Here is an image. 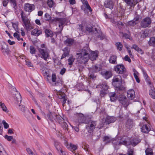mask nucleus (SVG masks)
<instances>
[{"label": "nucleus", "mask_w": 155, "mask_h": 155, "mask_svg": "<svg viewBox=\"0 0 155 155\" xmlns=\"http://www.w3.org/2000/svg\"><path fill=\"white\" fill-rule=\"evenodd\" d=\"M90 50L88 47L84 48L81 50V52L77 54L78 56L77 58L78 61L81 64H84L87 62L89 58V53Z\"/></svg>", "instance_id": "obj_1"}, {"label": "nucleus", "mask_w": 155, "mask_h": 155, "mask_svg": "<svg viewBox=\"0 0 155 155\" xmlns=\"http://www.w3.org/2000/svg\"><path fill=\"white\" fill-rule=\"evenodd\" d=\"M112 84L117 90L119 91L124 90V87L121 85L122 79L121 76L119 75L114 76L112 79Z\"/></svg>", "instance_id": "obj_2"}, {"label": "nucleus", "mask_w": 155, "mask_h": 155, "mask_svg": "<svg viewBox=\"0 0 155 155\" xmlns=\"http://www.w3.org/2000/svg\"><path fill=\"white\" fill-rule=\"evenodd\" d=\"M21 15L22 21L27 31H30L33 28V25L30 23L29 20L26 16L25 13L22 11H21Z\"/></svg>", "instance_id": "obj_3"}, {"label": "nucleus", "mask_w": 155, "mask_h": 155, "mask_svg": "<svg viewBox=\"0 0 155 155\" xmlns=\"http://www.w3.org/2000/svg\"><path fill=\"white\" fill-rule=\"evenodd\" d=\"M86 29L89 32L95 33L96 36L98 38H99L101 40H103L104 38V36L102 34L101 31L99 30H97L96 28H94V30L93 29V27L91 26H88L86 28Z\"/></svg>", "instance_id": "obj_4"}, {"label": "nucleus", "mask_w": 155, "mask_h": 155, "mask_svg": "<svg viewBox=\"0 0 155 155\" xmlns=\"http://www.w3.org/2000/svg\"><path fill=\"white\" fill-rule=\"evenodd\" d=\"M38 51L41 55V58L46 61L49 57V50L47 48H39Z\"/></svg>", "instance_id": "obj_5"}, {"label": "nucleus", "mask_w": 155, "mask_h": 155, "mask_svg": "<svg viewBox=\"0 0 155 155\" xmlns=\"http://www.w3.org/2000/svg\"><path fill=\"white\" fill-rule=\"evenodd\" d=\"M54 20L56 22L59 23L58 26L59 28V30L60 31L58 32V33L60 34L61 33V31L63 28V25L65 23L66 20L65 18H55Z\"/></svg>", "instance_id": "obj_6"}, {"label": "nucleus", "mask_w": 155, "mask_h": 155, "mask_svg": "<svg viewBox=\"0 0 155 155\" xmlns=\"http://www.w3.org/2000/svg\"><path fill=\"white\" fill-rule=\"evenodd\" d=\"M96 125V122L90 120L88 122L86 126V128L87 130L88 131L89 133L92 132L95 128Z\"/></svg>", "instance_id": "obj_7"}, {"label": "nucleus", "mask_w": 155, "mask_h": 155, "mask_svg": "<svg viewBox=\"0 0 155 155\" xmlns=\"http://www.w3.org/2000/svg\"><path fill=\"white\" fill-rule=\"evenodd\" d=\"M151 23V20L149 17L146 18L142 20L141 22V26L143 28H146L148 27Z\"/></svg>", "instance_id": "obj_8"}, {"label": "nucleus", "mask_w": 155, "mask_h": 155, "mask_svg": "<svg viewBox=\"0 0 155 155\" xmlns=\"http://www.w3.org/2000/svg\"><path fill=\"white\" fill-rule=\"evenodd\" d=\"M13 90L15 91V93L13 94V97L15 100L18 103L19 102H20V103H21L22 99L20 93L17 91L15 88H13Z\"/></svg>", "instance_id": "obj_9"}, {"label": "nucleus", "mask_w": 155, "mask_h": 155, "mask_svg": "<svg viewBox=\"0 0 155 155\" xmlns=\"http://www.w3.org/2000/svg\"><path fill=\"white\" fill-rule=\"evenodd\" d=\"M99 86L101 89L100 91V95L101 97H103L106 94V91L108 89V86L105 83L99 85Z\"/></svg>", "instance_id": "obj_10"}, {"label": "nucleus", "mask_w": 155, "mask_h": 155, "mask_svg": "<svg viewBox=\"0 0 155 155\" xmlns=\"http://www.w3.org/2000/svg\"><path fill=\"white\" fill-rule=\"evenodd\" d=\"M115 71L118 73L122 74L126 71V69L124 65L122 64L118 65L114 68Z\"/></svg>", "instance_id": "obj_11"}, {"label": "nucleus", "mask_w": 155, "mask_h": 155, "mask_svg": "<svg viewBox=\"0 0 155 155\" xmlns=\"http://www.w3.org/2000/svg\"><path fill=\"white\" fill-rule=\"evenodd\" d=\"M57 120L63 128L65 129L68 127V125L67 123L64 122V119L61 116L58 115L57 116Z\"/></svg>", "instance_id": "obj_12"}, {"label": "nucleus", "mask_w": 155, "mask_h": 155, "mask_svg": "<svg viewBox=\"0 0 155 155\" xmlns=\"http://www.w3.org/2000/svg\"><path fill=\"white\" fill-rule=\"evenodd\" d=\"M2 51L4 54H7L9 52L8 45L4 42H2Z\"/></svg>", "instance_id": "obj_13"}, {"label": "nucleus", "mask_w": 155, "mask_h": 155, "mask_svg": "<svg viewBox=\"0 0 155 155\" xmlns=\"http://www.w3.org/2000/svg\"><path fill=\"white\" fill-rule=\"evenodd\" d=\"M35 8V5L33 4L29 3L25 4L24 6V10L26 12H31L33 11Z\"/></svg>", "instance_id": "obj_14"}, {"label": "nucleus", "mask_w": 155, "mask_h": 155, "mask_svg": "<svg viewBox=\"0 0 155 155\" xmlns=\"http://www.w3.org/2000/svg\"><path fill=\"white\" fill-rule=\"evenodd\" d=\"M76 118L78 119L77 121L79 123H84L85 118L83 114L80 113H77L76 115Z\"/></svg>", "instance_id": "obj_15"}, {"label": "nucleus", "mask_w": 155, "mask_h": 155, "mask_svg": "<svg viewBox=\"0 0 155 155\" xmlns=\"http://www.w3.org/2000/svg\"><path fill=\"white\" fill-rule=\"evenodd\" d=\"M91 52L90 55H89L90 59L91 61H94L96 60V58L98 56V52L97 51H90Z\"/></svg>", "instance_id": "obj_16"}, {"label": "nucleus", "mask_w": 155, "mask_h": 155, "mask_svg": "<svg viewBox=\"0 0 155 155\" xmlns=\"http://www.w3.org/2000/svg\"><path fill=\"white\" fill-rule=\"evenodd\" d=\"M101 74L106 79L110 78L112 76L111 71H104L101 72Z\"/></svg>", "instance_id": "obj_17"}, {"label": "nucleus", "mask_w": 155, "mask_h": 155, "mask_svg": "<svg viewBox=\"0 0 155 155\" xmlns=\"http://www.w3.org/2000/svg\"><path fill=\"white\" fill-rule=\"evenodd\" d=\"M57 115L55 113H53L49 112L47 115V117L51 121H53L54 120H55L56 119L57 120Z\"/></svg>", "instance_id": "obj_18"}, {"label": "nucleus", "mask_w": 155, "mask_h": 155, "mask_svg": "<svg viewBox=\"0 0 155 155\" xmlns=\"http://www.w3.org/2000/svg\"><path fill=\"white\" fill-rule=\"evenodd\" d=\"M127 96L130 100L133 99L135 97V93L133 89L129 90L127 92Z\"/></svg>", "instance_id": "obj_19"}, {"label": "nucleus", "mask_w": 155, "mask_h": 155, "mask_svg": "<svg viewBox=\"0 0 155 155\" xmlns=\"http://www.w3.org/2000/svg\"><path fill=\"white\" fill-rule=\"evenodd\" d=\"M104 5L106 8L112 9L113 8L114 4L111 0H106L104 2Z\"/></svg>", "instance_id": "obj_20"}, {"label": "nucleus", "mask_w": 155, "mask_h": 155, "mask_svg": "<svg viewBox=\"0 0 155 155\" xmlns=\"http://www.w3.org/2000/svg\"><path fill=\"white\" fill-rule=\"evenodd\" d=\"M134 125L133 120L128 119L126 122V127L127 129H130L132 128Z\"/></svg>", "instance_id": "obj_21"}, {"label": "nucleus", "mask_w": 155, "mask_h": 155, "mask_svg": "<svg viewBox=\"0 0 155 155\" xmlns=\"http://www.w3.org/2000/svg\"><path fill=\"white\" fill-rule=\"evenodd\" d=\"M116 118L114 117L108 116L105 119V123L106 124H109L111 123H114L116 120Z\"/></svg>", "instance_id": "obj_22"}, {"label": "nucleus", "mask_w": 155, "mask_h": 155, "mask_svg": "<svg viewBox=\"0 0 155 155\" xmlns=\"http://www.w3.org/2000/svg\"><path fill=\"white\" fill-rule=\"evenodd\" d=\"M119 100L120 103L122 105H127V99L126 97L123 95H121L119 98Z\"/></svg>", "instance_id": "obj_23"}, {"label": "nucleus", "mask_w": 155, "mask_h": 155, "mask_svg": "<svg viewBox=\"0 0 155 155\" xmlns=\"http://www.w3.org/2000/svg\"><path fill=\"white\" fill-rule=\"evenodd\" d=\"M150 130V127L149 125L145 124L143 125L141 128V131L143 133H147Z\"/></svg>", "instance_id": "obj_24"}, {"label": "nucleus", "mask_w": 155, "mask_h": 155, "mask_svg": "<svg viewBox=\"0 0 155 155\" xmlns=\"http://www.w3.org/2000/svg\"><path fill=\"white\" fill-rule=\"evenodd\" d=\"M63 51H64V52L62 55L61 59L65 58L68 55L70 52V50L67 47L64 48L63 50Z\"/></svg>", "instance_id": "obj_25"}, {"label": "nucleus", "mask_w": 155, "mask_h": 155, "mask_svg": "<svg viewBox=\"0 0 155 155\" xmlns=\"http://www.w3.org/2000/svg\"><path fill=\"white\" fill-rule=\"evenodd\" d=\"M42 33V31L41 30L37 28H35L31 32L32 35H34L36 36H38Z\"/></svg>", "instance_id": "obj_26"}, {"label": "nucleus", "mask_w": 155, "mask_h": 155, "mask_svg": "<svg viewBox=\"0 0 155 155\" xmlns=\"http://www.w3.org/2000/svg\"><path fill=\"white\" fill-rule=\"evenodd\" d=\"M121 141L118 142L117 141V140H113L112 143L114 146L117 145H120L121 144L125 145L127 143V141L126 140H123L122 141Z\"/></svg>", "instance_id": "obj_27"}, {"label": "nucleus", "mask_w": 155, "mask_h": 155, "mask_svg": "<svg viewBox=\"0 0 155 155\" xmlns=\"http://www.w3.org/2000/svg\"><path fill=\"white\" fill-rule=\"evenodd\" d=\"M74 40L71 38H68L64 41L65 44L68 46L71 45L74 43Z\"/></svg>", "instance_id": "obj_28"}, {"label": "nucleus", "mask_w": 155, "mask_h": 155, "mask_svg": "<svg viewBox=\"0 0 155 155\" xmlns=\"http://www.w3.org/2000/svg\"><path fill=\"white\" fill-rule=\"evenodd\" d=\"M117 57L115 55H113L110 56L109 61L110 63L115 64L117 63L116 62V60H117Z\"/></svg>", "instance_id": "obj_29"}, {"label": "nucleus", "mask_w": 155, "mask_h": 155, "mask_svg": "<svg viewBox=\"0 0 155 155\" xmlns=\"http://www.w3.org/2000/svg\"><path fill=\"white\" fill-rule=\"evenodd\" d=\"M140 142V139L138 138H135L132 139L131 141V143L133 146H135Z\"/></svg>", "instance_id": "obj_30"}, {"label": "nucleus", "mask_w": 155, "mask_h": 155, "mask_svg": "<svg viewBox=\"0 0 155 155\" xmlns=\"http://www.w3.org/2000/svg\"><path fill=\"white\" fill-rule=\"evenodd\" d=\"M101 69V68L100 67H98L97 66L95 65L93 66L92 68L89 69V71L93 72H97L100 71Z\"/></svg>", "instance_id": "obj_31"}, {"label": "nucleus", "mask_w": 155, "mask_h": 155, "mask_svg": "<svg viewBox=\"0 0 155 155\" xmlns=\"http://www.w3.org/2000/svg\"><path fill=\"white\" fill-rule=\"evenodd\" d=\"M70 145L69 150L71 151L72 150V152L74 153L75 155H77V154L75 153V150L77 149L78 146L77 145H75L71 143Z\"/></svg>", "instance_id": "obj_32"}, {"label": "nucleus", "mask_w": 155, "mask_h": 155, "mask_svg": "<svg viewBox=\"0 0 155 155\" xmlns=\"http://www.w3.org/2000/svg\"><path fill=\"white\" fill-rule=\"evenodd\" d=\"M132 48H133L137 51L139 53L142 54H143V51L140 48L138 47L136 45H134L132 47Z\"/></svg>", "instance_id": "obj_33"}, {"label": "nucleus", "mask_w": 155, "mask_h": 155, "mask_svg": "<svg viewBox=\"0 0 155 155\" xmlns=\"http://www.w3.org/2000/svg\"><path fill=\"white\" fill-rule=\"evenodd\" d=\"M148 44L150 46L155 47V38L151 37L148 41Z\"/></svg>", "instance_id": "obj_34"}, {"label": "nucleus", "mask_w": 155, "mask_h": 155, "mask_svg": "<svg viewBox=\"0 0 155 155\" xmlns=\"http://www.w3.org/2000/svg\"><path fill=\"white\" fill-rule=\"evenodd\" d=\"M45 68H42L41 70H42V71L43 72V74L45 76L47 77V79L48 81L50 82V76L48 74V73L47 71H45Z\"/></svg>", "instance_id": "obj_35"}, {"label": "nucleus", "mask_w": 155, "mask_h": 155, "mask_svg": "<svg viewBox=\"0 0 155 155\" xmlns=\"http://www.w3.org/2000/svg\"><path fill=\"white\" fill-rule=\"evenodd\" d=\"M45 32L46 37H52L53 35V34L52 32V31L50 30L46 29L45 30Z\"/></svg>", "instance_id": "obj_36"}, {"label": "nucleus", "mask_w": 155, "mask_h": 155, "mask_svg": "<svg viewBox=\"0 0 155 155\" xmlns=\"http://www.w3.org/2000/svg\"><path fill=\"white\" fill-rule=\"evenodd\" d=\"M125 2L131 7H134L136 4L134 2H133V0H124Z\"/></svg>", "instance_id": "obj_37"}, {"label": "nucleus", "mask_w": 155, "mask_h": 155, "mask_svg": "<svg viewBox=\"0 0 155 155\" xmlns=\"http://www.w3.org/2000/svg\"><path fill=\"white\" fill-rule=\"evenodd\" d=\"M0 107L5 112L7 113L8 112V110L7 109V108L5 104L3 103H2L1 102H0Z\"/></svg>", "instance_id": "obj_38"}, {"label": "nucleus", "mask_w": 155, "mask_h": 155, "mask_svg": "<svg viewBox=\"0 0 155 155\" xmlns=\"http://www.w3.org/2000/svg\"><path fill=\"white\" fill-rule=\"evenodd\" d=\"M75 60V58L73 57H70L68 59V64L70 66V67H71V65L73 63Z\"/></svg>", "instance_id": "obj_39"}, {"label": "nucleus", "mask_w": 155, "mask_h": 155, "mask_svg": "<svg viewBox=\"0 0 155 155\" xmlns=\"http://www.w3.org/2000/svg\"><path fill=\"white\" fill-rule=\"evenodd\" d=\"M146 155H153V153L152 150L150 148H147L145 150Z\"/></svg>", "instance_id": "obj_40"}, {"label": "nucleus", "mask_w": 155, "mask_h": 155, "mask_svg": "<svg viewBox=\"0 0 155 155\" xmlns=\"http://www.w3.org/2000/svg\"><path fill=\"white\" fill-rule=\"evenodd\" d=\"M7 154L6 151L0 143V155H6Z\"/></svg>", "instance_id": "obj_41"}, {"label": "nucleus", "mask_w": 155, "mask_h": 155, "mask_svg": "<svg viewBox=\"0 0 155 155\" xmlns=\"http://www.w3.org/2000/svg\"><path fill=\"white\" fill-rule=\"evenodd\" d=\"M149 94L151 97L153 99H155V89H150L149 92Z\"/></svg>", "instance_id": "obj_42"}, {"label": "nucleus", "mask_w": 155, "mask_h": 155, "mask_svg": "<svg viewBox=\"0 0 155 155\" xmlns=\"http://www.w3.org/2000/svg\"><path fill=\"white\" fill-rule=\"evenodd\" d=\"M116 45L117 47V48L119 51H121L122 50L123 45L120 42H117L116 44Z\"/></svg>", "instance_id": "obj_43"}, {"label": "nucleus", "mask_w": 155, "mask_h": 155, "mask_svg": "<svg viewBox=\"0 0 155 155\" xmlns=\"http://www.w3.org/2000/svg\"><path fill=\"white\" fill-rule=\"evenodd\" d=\"M47 4L50 8L53 7L54 5V3L52 0H48Z\"/></svg>", "instance_id": "obj_44"}, {"label": "nucleus", "mask_w": 155, "mask_h": 155, "mask_svg": "<svg viewBox=\"0 0 155 155\" xmlns=\"http://www.w3.org/2000/svg\"><path fill=\"white\" fill-rule=\"evenodd\" d=\"M58 97L60 99H62L65 97L66 96L64 94L61 92L59 93V94H58Z\"/></svg>", "instance_id": "obj_45"}, {"label": "nucleus", "mask_w": 155, "mask_h": 155, "mask_svg": "<svg viewBox=\"0 0 155 155\" xmlns=\"http://www.w3.org/2000/svg\"><path fill=\"white\" fill-rule=\"evenodd\" d=\"M59 143L58 142L56 141H54V145L58 151L60 150V151L61 152V153H62L63 151L61 150L59 148Z\"/></svg>", "instance_id": "obj_46"}, {"label": "nucleus", "mask_w": 155, "mask_h": 155, "mask_svg": "<svg viewBox=\"0 0 155 155\" xmlns=\"http://www.w3.org/2000/svg\"><path fill=\"white\" fill-rule=\"evenodd\" d=\"M148 36V34L147 31H143L141 35V37L143 38L147 37Z\"/></svg>", "instance_id": "obj_47"}, {"label": "nucleus", "mask_w": 155, "mask_h": 155, "mask_svg": "<svg viewBox=\"0 0 155 155\" xmlns=\"http://www.w3.org/2000/svg\"><path fill=\"white\" fill-rule=\"evenodd\" d=\"M30 52L32 54H34L35 53V49L32 46L30 47Z\"/></svg>", "instance_id": "obj_48"}, {"label": "nucleus", "mask_w": 155, "mask_h": 155, "mask_svg": "<svg viewBox=\"0 0 155 155\" xmlns=\"http://www.w3.org/2000/svg\"><path fill=\"white\" fill-rule=\"evenodd\" d=\"M137 24L134 20L130 21L128 22V25L131 26H134Z\"/></svg>", "instance_id": "obj_49"}, {"label": "nucleus", "mask_w": 155, "mask_h": 155, "mask_svg": "<svg viewBox=\"0 0 155 155\" xmlns=\"http://www.w3.org/2000/svg\"><path fill=\"white\" fill-rule=\"evenodd\" d=\"M26 150L28 153L30 155H35L34 153L33 152L32 150L30 148H27Z\"/></svg>", "instance_id": "obj_50"}, {"label": "nucleus", "mask_w": 155, "mask_h": 155, "mask_svg": "<svg viewBox=\"0 0 155 155\" xmlns=\"http://www.w3.org/2000/svg\"><path fill=\"white\" fill-rule=\"evenodd\" d=\"M45 20L47 21H49L51 19V16L48 13H46L45 15Z\"/></svg>", "instance_id": "obj_51"}, {"label": "nucleus", "mask_w": 155, "mask_h": 155, "mask_svg": "<svg viewBox=\"0 0 155 155\" xmlns=\"http://www.w3.org/2000/svg\"><path fill=\"white\" fill-rule=\"evenodd\" d=\"M12 24L13 27L14 28V29L16 31H18V28L17 24L16 23H12Z\"/></svg>", "instance_id": "obj_52"}, {"label": "nucleus", "mask_w": 155, "mask_h": 155, "mask_svg": "<svg viewBox=\"0 0 155 155\" xmlns=\"http://www.w3.org/2000/svg\"><path fill=\"white\" fill-rule=\"evenodd\" d=\"M5 139H7L8 141H11L12 140L13 137L12 136H8L7 135H6L5 136Z\"/></svg>", "instance_id": "obj_53"}, {"label": "nucleus", "mask_w": 155, "mask_h": 155, "mask_svg": "<svg viewBox=\"0 0 155 155\" xmlns=\"http://www.w3.org/2000/svg\"><path fill=\"white\" fill-rule=\"evenodd\" d=\"M89 76L91 77V78L94 79L96 77V76L94 75V74L93 73V72H92L89 71Z\"/></svg>", "instance_id": "obj_54"}, {"label": "nucleus", "mask_w": 155, "mask_h": 155, "mask_svg": "<svg viewBox=\"0 0 155 155\" xmlns=\"http://www.w3.org/2000/svg\"><path fill=\"white\" fill-rule=\"evenodd\" d=\"M19 109L22 112H24L25 110V108L23 105H19Z\"/></svg>", "instance_id": "obj_55"}, {"label": "nucleus", "mask_w": 155, "mask_h": 155, "mask_svg": "<svg viewBox=\"0 0 155 155\" xmlns=\"http://www.w3.org/2000/svg\"><path fill=\"white\" fill-rule=\"evenodd\" d=\"M103 139L104 141L107 143H109L110 141V138L108 136L104 137Z\"/></svg>", "instance_id": "obj_56"}, {"label": "nucleus", "mask_w": 155, "mask_h": 155, "mask_svg": "<svg viewBox=\"0 0 155 155\" xmlns=\"http://www.w3.org/2000/svg\"><path fill=\"white\" fill-rule=\"evenodd\" d=\"M25 61H26V64L28 66V67H33V64L29 61H28V60H26Z\"/></svg>", "instance_id": "obj_57"}, {"label": "nucleus", "mask_w": 155, "mask_h": 155, "mask_svg": "<svg viewBox=\"0 0 155 155\" xmlns=\"http://www.w3.org/2000/svg\"><path fill=\"white\" fill-rule=\"evenodd\" d=\"M140 19V16L138 15L136 16L134 19V20L136 22L137 24L139 22V19Z\"/></svg>", "instance_id": "obj_58"}, {"label": "nucleus", "mask_w": 155, "mask_h": 155, "mask_svg": "<svg viewBox=\"0 0 155 155\" xmlns=\"http://www.w3.org/2000/svg\"><path fill=\"white\" fill-rule=\"evenodd\" d=\"M51 80H52V81L53 82H55L56 80V75L54 74H52V77H51Z\"/></svg>", "instance_id": "obj_59"}, {"label": "nucleus", "mask_w": 155, "mask_h": 155, "mask_svg": "<svg viewBox=\"0 0 155 155\" xmlns=\"http://www.w3.org/2000/svg\"><path fill=\"white\" fill-rule=\"evenodd\" d=\"M84 7L86 8L87 9V10H88L90 12H92V10L89 5V4L85 6Z\"/></svg>", "instance_id": "obj_60"}, {"label": "nucleus", "mask_w": 155, "mask_h": 155, "mask_svg": "<svg viewBox=\"0 0 155 155\" xmlns=\"http://www.w3.org/2000/svg\"><path fill=\"white\" fill-rule=\"evenodd\" d=\"M109 95L110 97H118L117 94H116V93L114 92H110L109 93Z\"/></svg>", "instance_id": "obj_61"}, {"label": "nucleus", "mask_w": 155, "mask_h": 155, "mask_svg": "<svg viewBox=\"0 0 155 155\" xmlns=\"http://www.w3.org/2000/svg\"><path fill=\"white\" fill-rule=\"evenodd\" d=\"M2 123L3 124L5 128L7 129L8 127V124L7 123H6L5 121L3 120L2 121Z\"/></svg>", "instance_id": "obj_62"}, {"label": "nucleus", "mask_w": 155, "mask_h": 155, "mask_svg": "<svg viewBox=\"0 0 155 155\" xmlns=\"http://www.w3.org/2000/svg\"><path fill=\"white\" fill-rule=\"evenodd\" d=\"M133 150L132 149H129L128 150L127 153L129 155H133Z\"/></svg>", "instance_id": "obj_63"}, {"label": "nucleus", "mask_w": 155, "mask_h": 155, "mask_svg": "<svg viewBox=\"0 0 155 155\" xmlns=\"http://www.w3.org/2000/svg\"><path fill=\"white\" fill-rule=\"evenodd\" d=\"M14 36L16 38H17L18 40L19 41L20 40V38L19 35L17 33L15 32L14 34Z\"/></svg>", "instance_id": "obj_64"}]
</instances>
